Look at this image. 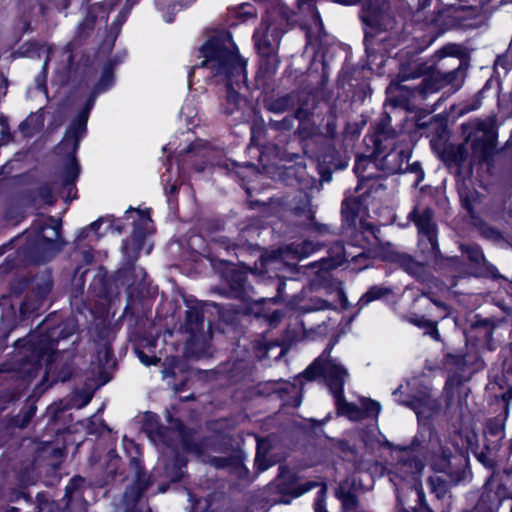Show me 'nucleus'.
Here are the masks:
<instances>
[{
  "instance_id": "obj_14",
  "label": "nucleus",
  "mask_w": 512,
  "mask_h": 512,
  "mask_svg": "<svg viewBox=\"0 0 512 512\" xmlns=\"http://www.w3.org/2000/svg\"><path fill=\"white\" fill-rule=\"evenodd\" d=\"M281 458L273 453V446L269 439H257V452L255 457V466L259 472H263L275 465Z\"/></svg>"
},
{
  "instance_id": "obj_28",
  "label": "nucleus",
  "mask_w": 512,
  "mask_h": 512,
  "mask_svg": "<svg viewBox=\"0 0 512 512\" xmlns=\"http://www.w3.org/2000/svg\"><path fill=\"white\" fill-rule=\"evenodd\" d=\"M9 127L5 117L0 114V146L9 142Z\"/></svg>"
},
{
  "instance_id": "obj_35",
  "label": "nucleus",
  "mask_w": 512,
  "mask_h": 512,
  "mask_svg": "<svg viewBox=\"0 0 512 512\" xmlns=\"http://www.w3.org/2000/svg\"><path fill=\"white\" fill-rule=\"evenodd\" d=\"M35 410L36 409L34 407H31L30 410L24 414V416L21 420V423H20L21 427H25L30 422L31 418L35 414Z\"/></svg>"
},
{
  "instance_id": "obj_20",
  "label": "nucleus",
  "mask_w": 512,
  "mask_h": 512,
  "mask_svg": "<svg viewBox=\"0 0 512 512\" xmlns=\"http://www.w3.org/2000/svg\"><path fill=\"white\" fill-rule=\"evenodd\" d=\"M336 400V404L340 412L346 416H348L352 420H361L366 418V413L363 412L361 407L353 403H349L345 400L343 393L340 395L334 396Z\"/></svg>"
},
{
  "instance_id": "obj_12",
  "label": "nucleus",
  "mask_w": 512,
  "mask_h": 512,
  "mask_svg": "<svg viewBox=\"0 0 512 512\" xmlns=\"http://www.w3.org/2000/svg\"><path fill=\"white\" fill-rule=\"evenodd\" d=\"M320 486V490L318 492V498L314 504L315 512H327L325 510V496L327 492V487L324 483L317 482H307L301 487L292 490L291 488L283 485V477L279 478L277 482L273 485V487L277 488L280 493L292 494L293 497H299L305 492L313 489L314 487Z\"/></svg>"
},
{
  "instance_id": "obj_43",
  "label": "nucleus",
  "mask_w": 512,
  "mask_h": 512,
  "mask_svg": "<svg viewBox=\"0 0 512 512\" xmlns=\"http://www.w3.org/2000/svg\"><path fill=\"white\" fill-rule=\"evenodd\" d=\"M420 169L419 167V164L418 163H414L412 165L409 164V169L408 171H412V172H417L418 170Z\"/></svg>"
},
{
  "instance_id": "obj_44",
  "label": "nucleus",
  "mask_w": 512,
  "mask_h": 512,
  "mask_svg": "<svg viewBox=\"0 0 512 512\" xmlns=\"http://www.w3.org/2000/svg\"><path fill=\"white\" fill-rule=\"evenodd\" d=\"M504 397L507 398L508 400L512 399V387L506 392Z\"/></svg>"
},
{
  "instance_id": "obj_9",
  "label": "nucleus",
  "mask_w": 512,
  "mask_h": 512,
  "mask_svg": "<svg viewBox=\"0 0 512 512\" xmlns=\"http://www.w3.org/2000/svg\"><path fill=\"white\" fill-rule=\"evenodd\" d=\"M409 152L407 150H393L389 152L379 163L363 159L357 162L356 172L361 170L364 163L372 167H380L386 174L404 173L409 169Z\"/></svg>"
},
{
  "instance_id": "obj_48",
  "label": "nucleus",
  "mask_w": 512,
  "mask_h": 512,
  "mask_svg": "<svg viewBox=\"0 0 512 512\" xmlns=\"http://www.w3.org/2000/svg\"><path fill=\"white\" fill-rule=\"evenodd\" d=\"M459 481H460V477H457L455 479L451 477V480H450V482H452L454 484L458 483Z\"/></svg>"
},
{
  "instance_id": "obj_17",
  "label": "nucleus",
  "mask_w": 512,
  "mask_h": 512,
  "mask_svg": "<svg viewBox=\"0 0 512 512\" xmlns=\"http://www.w3.org/2000/svg\"><path fill=\"white\" fill-rule=\"evenodd\" d=\"M210 463L216 468H227L231 472L242 478L247 473V469L243 465V456L240 452L234 453L230 457H214Z\"/></svg>"
},
{
  "instance_id": "obj_15",
  "label": "nucleus",
  "mask_w": 512,
  "mask_h": 512,
  "mask_svg": "<svg viewBox=\"0 0 512 512\" xmlns=\"http://www.w3.org/2000/svg\"><path fill=\"white\" fill-rule=\"evenodd\" d=\"M326 3V0H298V13L307 23L321 29L322 21L320 18L318 5H323Z\"/></svg>"
},
{
  "instance_id": "obj_4",
  "label": "nucleus",
  "mask_w": 512,
  "mask_h": 512,
  "mask_svg": "<svg viewBox=\"0 0 512 512\" xmlns=\"http://www.w3.org/2000/svg\"><path fill=\"white\" fill-rule=\"evenodd\" d=\"M280 38L279 29L267 21H263L254 34L255 46L261 57L260 69L268 75L274 74L279 65L277 51Z\"/></svg>"
},
{
  "instance_id": "obj_38",
  "label": "nucleus",
  "mask_w": 512,
  "mask_h": 512,
  "mask_svg": "<svg viewBox=\"0 0 512 512\" xmlns=\"http://www.w3.org/2000/svg\"><path fill=\"white\" fill-rule=\"evenodd\" d=\"M482 232L487 238L496 239L499 237V233L495 229L490 227L483 229Z\"/></svg>"
},
{
  "instance_id": "obj_39",
  "label": "nucleus",
  "mask_w": 512,
  "mask_h": 512,
  "mask_svg": "<svg viewBox=\"0 0 512 512\" xmlns=\"http://www.w3.org/2000/svg\"><path fill=\"white\" fill-rule=\"evenodd\" d=\"M488 429H489L491 434H498V433L501 432L502 427H501V425H496L494 427V426H492V423H490Z\"/></svg>"
},
{
  "instance_id": "obj_31",
  "label": "nucleus",
  "mask_w": 512,
  "mask_h": 512,
  "mask_svg": "<svg viewBox=\"0 0 512 512\" xmlns=\"http://www.w3.org/2000/svg\"><path fill=\"white\" fill-rule=\"evenodd\" d=\"M466 252L470 260L476 264H480L484 258L482 252L477 247H469L467 248Z\"/></svg>"
},
{
  "instance_id": "obj_11",
  "label": "nucleus",
  "mask_w": 512,
  "mask_h": 512,
  "mask_svg": "<svg viewBox=\"0 0 512 512\" xmlns=\"http://www.w3.org/2000/svg\"><path fill=\"white\" fill-rule=\"evenodd\" d=\"M423 469L424 464L422 463V461L414 457L403 459L398 464V472L401 474V476H404V474L411 475V480L413 482L415 491L418 495L419 503L422 507H426V498L419 479V476L422 473Z\"/></svg>"
},
{
  "instance_id": "obj_52",
  "label": "nucleus",
  "mask_w": 512,
  "mask_h": 512,
  "mask_svg": "<svg viewBox=\"0 0 512 512\" xmlns=\"http://www.w3.org/2000/svg\"><path fill=\"white\" fill-rule=\"evenodd\" d=\"M139 272L141 273L142 276H144L145 273H144V271L142 269H140Z\"/></svg>"
},
{
  "instance_id": "obj_45",
  "label": "nucleus",
  "mask_w": 512,
  "mask_h": 512,
  "mask_svg": "<svg viewBox=\"0 0 512 512\" xmlns=\"http://www.w3.org/2000/svg\"><path fill=\"white\" fill-rule=\"evenodd\" d=\"M275 503H284L288 504L290 501L288 499H280V500H274Z\"/></svg>"
},
{
  "instance_id": "obj_49",
  "label": "nucleus",
  "mask_w": 512,
  "mask_h": 512,
  "mask_svg": "<svg viewBox=\"0 0 512 512\" xmlns=\"http://www.w3.org/2000/svg\"><path fill=\"white\" fill-rule=\"evenodd\" d=\"M274 317H275V318H278V317H280V314H279V312H277V311H276V312H274Z\"/></svg>"
},
{
  "instance_id": "obj_23",
  "label": "nucleus",
  "mask_w": 512,
  "mask_h": 512,
  "mask_svg": "<svg viewBox=\"0 0 512 512\" xmlns=\"http://www.w3.org/2000/svg\"><path fill=\"white\" fill-rule=\"evenodd\" d=\"M429 484L431 491L436 495L438 499H442L448 492L447 481L441 476H432L429 478Z\"/></svg>"
},
{
  "instance_id": "obj_40",
  "label": "nucleus",
  "mask_w": 512,
  "mask_h": 512,
  "mask_svg": "<svg viewBox=\"0 0 512 512\" xmlns=\"http://www.w3.org/2000/svg\"><path fill=\"white\" fill-rule=\"evenodd\" d=\"M457 154L458 155L456 156V161L458 164H461L465 160V156L461 147L458 148Z\"/></svg>"
},
{
  "instance_id": "obj_47",
  "label": "nucleus",
  "mask_w": 512,
  "mask_h": 512,
  "mask_svg": "<svg viewBox=\"0 0 512 512\" xmlns=\"http://www.w3.org/2000/svg\"><path fill=\"white\" fill-rule=\"evenodd\" d=\"M362 19H363V21L369 22L370 24H372V22H373L372 19H368V17H366V16H362Z\"/></svg>"
},
{
  "instance_id": "obj_1",
  "label": "nucleus",
  "mask_w": 512,
  "mask_h": 512,
  "mask_svg": "<svg viewBox=\"0 0 512 512\" xmlns=\"http://www.w3.org/2000/svg\"><path fill=\"white\" fill-rule=\"evenodd\" d=\"M205 58L199 67H208L214 76L223 77L227 86L226 114H233L241 103L242 98L235 90L246 82V62L239 56L237 49L229 36L208 40L200 50Z\"/></svg>"
},
{
  "instance_id": "obj_16",
  "label": "nucleus",
  "mask_w": 512,
  "mask_h": 512,
  "mask_svg": "<svg viewBox=\"0 0 512 512\" xmlns=\"http://www.w3.org/2000/svg\"><path fill=\"white\" fill-rule=\"evenodd\" d=\"M411 408L415 411L418 418L427 419L440 409L439 402L429 393H425L421 397H415L410 402Z\"/></svg>"
},
{
  "instance_id": "obj_50",
  "label": "nucleus",
  "mask_w": 512,
  "mask_h": 512,
  "mask_svg": "<svg viewBox=\"0 0 512 512\" xmlns=\"http://www.w3.org/2000/svg\"><path fill=\"white\" fill-rule=\"evenodd\" d=\"M465 207L467 208V210H470V206L468 205V203L465 202Z\"/></svg>"
},
{
  "instance_id": "obj_7",
  "label": "nucleus",
  "mask_w": 512,
  "mask_h": 512,
  "mask_svg": "<svg viewBox=\"0 0 512 512\" xmlns=\"http://www.w3.org/2000/svg\"><path fill=\"white\" fill-rule=\"evenodd\" d=\"M56 333L57 331H53L51 334L42 336L39 339L33 336L28 341L24 339L17 341L18 347L24 348L25 352H30L28 360L32 363L33 368L38 367L41 361L52 362L55 346L58 343V340L54 338Z\"/></svg>"
},
{
  "instance_id": "obj_25",
  "label": "nucleus",
  "mask_w": 512,
  "mask_h": 512,
  "mask_svg": "<svg viewBox=\"0 0 512 512\" xmlns=\"http://www.w3.org/2000/svg\"><path fill=\"white\" fill-rule=\"evenodd\" d=\"M80 172V168L78 163L76 162L75 157H72L66 167L65 170V184H71L75 181V179L78 177Z\"/></svg>"
},
{
  "instance_id": "obj_8",
  "label": "nucleus",
  "mask_w": 512,
  "mask_h": 512,
  "mask_svg": "<svg viewBox=\"0 0 512 512\" xmlns=\"http://www.w3.org/2000/svg\"><path fill=\"white\" fill-rule=\"evenodd\" d=\"M32 231L36 235V246L39 249L58 251L63 241L60 238V222L54 218H41L34 222Z\"/></svg>"
},
{
  "instance_id": "obj_34",
  "label": "nucleus",
  "mask_w": 512,
  "mask_h": 512,
  "mask_svg": "<svg viewBox=\"0 0 512 512\" xmlns=\"http://www.w3.org/2000/svg\"><path fill=\"white\" fill-rule=\"evenodd\" d=\"M137 355H138V358L141 361V363H143L146 366H149L151 364H156L160 361V358L150 357L141 351H137Z\"/></svg>"
},
{
  "instance_id": "obj_6",
  "label": "nucleus",
  "mask_w": 512,
  "mask_h": 512,
  "mask_svg": "<svg viewBox=\"0 0 512 512\" xmlns=\"http://www.w3.org/2000/svg\"><path fill=\"white\" fill-rule=\"evenodd\" d=\"M409 218L418 228L420 235L419 247L427 255V260L436 258L439 248L432 210L428 207L417 206L409 214Z\"/></svg>"
},
{
  "instance_id": "obj_13",
  "label": "nucleus",
  "mask_w": 512,
  "mask_h": 512,
  "mask_svg": "<svg viewBox=\"0 0 512 512\" xmlns=\"http://www.w3.org/2000/svg\"><path fill=\"white\" fill-rule=\"evenodd\" d=\"M87 116L82 114L66 131L59 149L67 154H74L79 147V142L86 130Z\"/></svg>"
},
{
  "instance_id": "obj_22",
  "label": "nucleus",
  "mask_w": 512,
  "mask_h": 512,
  "mask_svg": "<svg viewBox=\"0 0 512 512\" xmlns=\"http://www.w3.org/2000/svg\"><path fill=\"white\" fill-rule=\"evenodd\" d=\"M295 97L292 94H287L279 97L270 105V110L276 113L288 111L294 106Z\"/></svg>"
},
{
  "instance_id": "obj_19",
  "label": "nucleus",
  "mask_w": 512,
  "mask_h": 512,
  "mask_svg": "<svg viewBox=\"0 0 512 512\" xmlns=\"http://www.w3.org/2000/svg\"><path fill=\"white\" fill-rule=\"evenodd\" d=\"M354 480L347 479L340 483L336 490V497L342 502L345 510H351L357 507L358 501L356 495L352 492Z\"/></svg>"
},
{
  "instance_id": "obj_36",
  "label": "nucleus",
  "mask_w": 512,
  "mask_h": 512,
  "mask_svg": "<svg viewBox=\"0 0 512 512\" xmlns=\"http://www.w3.org/2000/svg\"><path fill=\"white\" fill-rule=\"evenodd\" d=\"M313 250V244L310 241H305L302 244L301 251H297V253H300L301 256H307L310 251Z\"/></svg>"
},
{
  "instance_id": "obj_51",
  "label": "nucleus",
  "mask_w": 512,
  "mask_h": 512,
  "mask_svg": "<svg viewBox=\"0 0 512 512\" xmlns=\"http://www.w3.org/2000/svg\"><path fill=\"white\" fill-rule=\"evenodd\" d=\"M371 176H372L371 174H368L367 176L362 175V177H367V178H370Z\"/></svg>"
},
{
  "instance_id": "obj_37",
  "label": "nucleus",
  "mask_w": 512,
  "mask_h": 512,
  "mask_svg": "<svg viewBox=\"0 0 512 512\" xmlns=\"http://www.w3.org/2000/svg\"><path fill=\"white\" fill-rule=\"evenodd\" d=\"M63 52L67 55V67L68 69L70 68L72 62H73V53H72V46L71 44H67L64 48H63Z\"/></svg>"
},
{
  "instance_id": "obj_3",
  "label": "nucleus",
  "mask_w": 512,
  "mask_h": 512,
  "mask_svg": "<svg viewBox=\"0 0 512 512\" xmlns=\"http://www.w3.org/2000/svg\"><path fill=\"white\" fill-rule=\"evenodd\" d=\"M330 349H326L311 365L304 371L308 380L323 376L334 396L343 393V386L349 374L347 370L330 357Z\"/></svg>"
},
{
  "instance_id": "obj_46",
  "label": "nucleus",
  "mask_w": 512,
  "mask_h": 512,
  "mask_svg": "<svg viewBox=\"0 0 512 512\" xmlns=\"http://www.w3.org/2000/svg\"><path fill=\"white\" fill-rule=\"evenodd\" d=\"M446 466H447V461H446V460H444L443 467H441V468H436V469H437L438 471H444Z\"/></svg>"
},
{
  "instance_id": "obj_21",
  "label": "nucleus",
  "mask_w": 512,
  "mask_h": 512,
  "mask_svg": "<svg viewBox=\"0 0 512 512\" xmlns=\"http://www.w3.org/2000/svg\"><path fill=\"white\" fill-rule=\"evenodd\" d=\"M334 249V255L328 260H323L322 264L325 269L335 268L340 266L344 261H348L349 258L354 260L357 257L356 255H352L348 252L341 243H337Z\"/></svg>"
},
{
  "instance_id": "obj_26",
  "label": "nucleus",
  "mask_w": 512,
  "mask_h": 512,
  "mask_svg": "<svg viewBox=\"0 0 512 512\" xmlns=\"http://www.w3.org/2000/svg\"><path fill=\"white\" fill-rule=\"evenodd\" d=\"M411 322L414 323L415 325H418L419 327L426 328L427 329L426 334H429L435 340L440 339V333L437 329V325L435 322H430L426 319H415V320L413 319V320H411Z\"/></svg>"
},
{
  "instance_id": "obj_29",
  "label": "nucleus",
  "mask_w": 512,
  "mask_h": 512,
  "mask_svg": "<svg viewBox=\"0 0 512 512\" xmlns=\"http://www.w3.org/2000/svg\"><path fill=\"white\" fill-rule=\"evenodd\" d=\"M76 331V324L74 320H68L63 324V328L60 330L59 334L61 338H68L72 336Z\"/></svg>"
},
{
  "instance_id": "obj_24",
  "label": "nucleus",
  "mask_w": 512,
  "mask_h": 512,
  "mask_svg": "<svg viewBox=\"0 0 512 512\" xmlns=\"http://www.w3.org/2000/svg\"><path fill=\"white\" fill-rule=\"evenodd\" d=\"M389 292L388 289L386 288H383V287H378V286H375V287H372L370 288L362 297H361V302L363 304H368L370 303L371 301H374V300H377V299H380L381 297L385 296L387 293Z\"/></svg>"
},
{
  "instance_id": "obj_41",
  "label": "nucleus",
  "mask_w": 512,
  "mask_h": 512,
  "mask_svg": "<svg viewBox=\"0 0 512 512\" xmlns=\"http://www.w3.org/2000/svg\"><path fill=\"white\" fill-rule=\"evenodd\" d=\"M101 224H102V220H101V219H99V220L94 221L93 223H91L90 228H91L92 230H94V231H97V230L99 229V227H100V225H101Z\"/></svg>"
},
{
  "instance_id": "obj_30",
  "label": "nucleus",
  "mask_w": 512,
  "mask_h": 512,
  "mask_svg": "<svg viewBox=\"0 0 512 512\" xmlns=\"http://www.w3.org/2000/svg\"><path fill=\"white\" fill-rule=\"evenodd\" d=\"M459 49L456 45L450 44L444 46L442 49H440L438 52H436L435 56L439 58H443L445 56H452L456 55L458 53Z\"/></svg>"
},
{
  "instance_id": "obj_10",
  "label": "nucleus",
  "mask_w": 512,
  "mask_h": 512,
  "mask_svg": "<svg viewBox=\"0 0 512 512\" xmlns=\"http://www.w3.org/2000/svg\"><path fill=\"white\" fill-rule=\"evenodd\" d=\"M342 214L350 227L361 232H370L375 238V227L364 219L366 207L359 198L346 199L342 204Z\"/></svg>"
},
{
  "instance_id": "obj_33",
  "label": "nucleus",
  "mask_w": 512,
  "mask_h": 512,
  "mask_svg": "<svg viewBox=\"0 0 512 512\" xmlns=\"http://www.w3.org/2000/svg\"><path fill=\"white\" fill-rule=\"evenodd\" d=\"M111 83V72L109 69H105L102 78L97 86V90L101 91L106 89Z\"/></svg>"
},
{
  "instance_id": "obj_5",
  "label": "nucleus",
  "mask_w": 512,
  "mask_h": 512,
  "mask_svg": "<svg viewBox=\"0 0 512 512\" xmlns=\"http://www.w3.org/2000/svg\"><path fill=\"white\" fill-rule=\"evenodd\" d=\"M466 141L470 142L473 158L480 162L491 161L497 152V134L488 122H477L467 133Z\"/></svg>"
},
{
  "instance_id": "obj_2",
  "label": "nucleus",
  "mask_w": 512,
  "mask_h": 512,
  "mask_svg": "<svg viewBox=\"0 0 512 512\" xmlns=\"http://www.w3.org/2000/svg\"><path fill=\"white\" fill-rule=\"evenodd\" d=\"M459 76V68L442 72L418 60L401 64L399 72L389 86L388 92L397 98L401 105L409 101L425 100L448 84H453Z\"/></svg>"
},
{
  "instance_id": "obj_32",
  "label": "nucleus",
  "mask_w": 512,
  "mask_h": 512,
  "mask_svg": "<svg viewBox=\"0 0 512 512\" xmlns=\"http://www.w3.org/2000/svg\"><path fill=\"white\" fill-rule=\"evenodd\" d=\"M84 484V479L82 477H74L70 480V482L66 486V494H72L76 489Z\"/></svg>"
},
{
  "instance_id": "obj_18",
  "label": "nucleus",
  "mask_w": 512,
  "mask_h": 512,
  "mask_svg": "<svg viewBox=\"0 0 512 512\" xmlns=\"http://www.w3.org/2000/svg\"><path fill=\"white\" fill-rule=\"evenodd\" d=\"M383 259L399 263L407 272L416 273L419 265L409 255L395 251L390 243H387Z\"/></svg>"
},
{
  "instance_id": "obj_42",
  "label": "nucleus",
  "mask_w": 512,
  "mask_h": 512,
  "mask_svg": "<svg viewBox=\"0 0 512 512\" xmlns=\"http://www.w3.org/2000/svg\"><path fill=\"white\" fill-rule=\"evenodd\" d=\"M51 54H52V48L49 47L48 48V55H47V58L45 59L44 61V64H43V68L45 69L47 64H48V61L50 60V57H51Z\"/></svg>"
},
{
  "instance_id": "obj_27",
  "label": "nucleus",
  "mask_w": 512,
  "mask_h": 512,
  "mask_svg": "<svg viewBox=\"0 0 512 512\" xmlns=\"http://www.w3.org/2000/svg\"><path fill=\"white\" fill-rule=\"evenodd\" d=\"M362 410L366 413V418L370 416H377L380 412L381 406L378 402L371 399H363L361 401Z\"/></svg>"
}]
</instances>
